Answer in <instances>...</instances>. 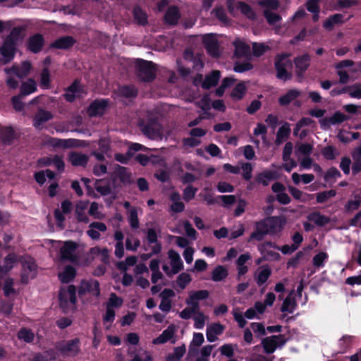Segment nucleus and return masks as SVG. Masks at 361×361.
<instances>
[{"label":"nucleus","mask_w":361,"mask_h":361,"mask_svg":"<svg viewBox=\"0 0 361 361\" xmlns=\"http://www.w3.org/2000/svg\"><path fill=\"white\" fill-rule=\"evenodd\" d=\"M286 224L285 216H271L255 223V229L250 236V240L262 241L266 235H275L281 232Z\"/></svg>","instance_id":"obj_1"},{"label":"nucleus","mask_w":361,"mask_h":361,"mask_svg":"<svg viewBox=\"0 0 361 361\" xmlns=\"http://www.w3.org/2000/svg\"><path fill=\"white\" fill-rule=\"evenodd\" d=\"M137 78L142 82H151L157 76L156 64L142 59H137L135 62Z\"/></svg>","instance_id":"obj_2"},{"label":"nucleus","mask_w":361,"mask_h":361,"mask_svg":"<svg viewBox=\"0 0 361 361\" xmlns=\"http://www.w3.org/2000/svg\"><path fill=\"white\" fill-rule=\"evenodd\" d=\"M138 126L142 133L149 139H157L161 136V126L155 118L140 119Z\"/></svg>","instance_id":"obj_3"},{"label":"nucleus","mask_w":361,"mask_h":361,"mask_svg":"<svg viewBox=\"0 0 361 361\" xmlns=\"http://www.w3.org/2000/svg\"><path fill=\"white\" fill-rule=\"evenodd\" d=\"M58 300L60 307L63 312L69 309V304L75 305L77 302L76 287L69 285L67 288H61L59 291Z\"/></svg>","instance_id":"obj_4"},{"label":"nucleus","mask_w":361,"mask_h":361,"mask_svg":"<svg viewBox=\"0 0 361 361\" xmlns=\"http://www.w3.org/2000/svg\"><path fill=\"white\" fill-rule=\"evenodd\" d=\"M80 340L79 338H75L68 341H63L58 343L57 350L65 357H75L81 351Z\"/></svg>","instance_id":"obj_5"},{"label":"nucleus","mask_w":361,"mask_h":361,"mask_svg":"<svg viewBox=\"0 0 361 361\" xmlns=\"http://www.w3.org/2000/svg\"><path fill=\"white\" fill-rule=\"evenodd\" d=\"M286 54H277L274 59V67L276 71V77L278 79L284 81L290 80L292 74L287 71L286 67L291 65V61L288 59Z\"/></svg>","instance_id":"obj_6"},{"label":"nucleus","mask_w":361,"mask_h":361,"mask_svg":"<svg viewBox=\"0 0 361 361\" xmlns=\"http://www.w3.org/2000/svg\"><path fill=\"white\" fill-rule=\"evenodd\" d=\"M286 338L283 334L273 335L264 338L261 345L266 354H272L278 347H282L286 343Z\"/></svg>","instance_id":"obj_7"},{"label":"nucleus","mask_w":361,"mask_h":361,"mask_svg":"<svg viewBox=\"0 0 361 361\" xmlns=\"http://www.w3.org/2000/svg\"><path fill=\"white\" fill-rule=\"evenodd\" d=\"M78 247L76 242L66 240L60 248V258L61 261H68L72 263H77L78 257L75 252Z\"/></svg>","instance_id":"obj_8"},{"label":"nucleus","mask_w":361,"mask_h":361,"mask_svg":"<svg viewBox=\"0 0 361 361\" xmlns=\"http://www.w3.org/2000/svg\"><path fill=\"white\" fill-rule=\"evenodd\" d=\"M109 104L108 99H96L90 104L87 113L90 117H101L105 114Z\"/></svg>","instance_id":"obj_9"},{"label":"nucleus","mask_w":361,"mask_h":361,"mask_svg":"<svg viewBox=\"0 0 361 361\" xmlns=\"http://www.w3.org/2000/svg\"><path fill=\"white\" fill-rule=\"evenodd\" d=\"M37 267V264L32 258L22 262L20 281L23 284H27L30 279L36 276Z\"/></svg>","instance_id":"obj_10"},{"label":"nucleus","mask_w":361,"mask_h":361,"mask_svg":"<svg viewBox=\"0 0 361 361\" xmlns=\"http://www.w3.org/2000/svg\"><path fill=\"white\" fill-rule=\"evenodd\" d=\"M85 92L83 86L80 84V80L75 79L71 85L65 89V93L63 94L64 99L70 103L80 98L82 94Z\"/></svg>","instance_id":"obj_11"},{"label":"nucleus","mask_w":361,"mask_h":361,"mask_svg":"<svg viewBox=\"0 0 361 361\" xmlns=\"http://www.w3.org/2000/svg\"><path fill=\"white\" fill-rule=\"evenodd\" d=\"M87 293H90L95 297H99L101 293L99 282L95 279L82 280L78 290V295L82 297Z\"/></svg>","instance_id":"obj_12"},{"label":"nucleus","mask_w":361,"mask_h":361,"mask_svg":"<svg viewBox=\"0 0 361 361\" xmlns=\"http://www.w3.org/2000/svg\"><path fill=\"white\" fill-rule=\"evenodd\" d=\"M311 56L309 54H304L294 59V64L296 68V75L298 77H303L305 73L310 65Z\"/></svg>","instance_id":"obj_13"},{"label":"nucleus","mask_w":361,"mask_h":361,"mask_svg":"<svg viewBox=\"0 0 361 361\" xmlns=\"http://www.w3.org/2000/svg\"><path fill=\"white\" fill-rule=\"evenodd\" d=\"M53 117L51 111L39 108L33 117L32 125L36 129L42 130L43 124L51 120Z\"/></svg>","instance_id":"obj_14"},{"label":"nucleus","mask_w":361,"mask_h":361,"mask_svg":"<svg viewBox=\"0 0 361 361\" xmlns=\"http://www.w3.org/2000/svg\"><path fill=\"white\" fill-rule=\"evenodd\" d=\"M44 38L40 33L31 35L27 42V49L33 54L39 53L44 47Z\"/></svg>","instance_id":"obj_15"},{"label":"nucleus","mask_w":361,"mask_h":361,"mask_svg":"<svg viewBox=\"0 0 361 361\" xmlns=\"http://www.w3.org/2000/svg\"><path fill=\"white\" fill-rule=\"evenodd\" d=\"M31 68V63L28 61H25L21 63L20 66L13 65L11 68L6 69L5 71L7 74H13L22 79L29 74Z\"/></svg>","instance_id":"obj_16"},{"label":"nucleus","mask_w":361,"mask_h":361,"mask_svg":"<svg viewBox=\"0 0 361 361\" xmlns=\"http://www.w3.org/2000/svg\"><path fill=\"white\" fill-rule=\"evenodd\" d=\"M205 49L209 55L216 58L220 56L219 45L217 39L211 35L205 36L204 39Z\"/></svg>","instance_id":"obj_17"},{"label":"nucleus","mask_w":361,"mask_h":361,"mask_svg":"<svg viewBox=\"0 0 361 361\" xmlns=\"http://www.w3.org/2000/svg\"><path fill=\"white\" fill-rule=\"evenodd\" d=\"M76 40L72 36H63L54 40L50 44L51 48L58 49H69L73 47Z\"/></svg>","instance_id":"obj_18"},{"label":"nucleus","mask_w":361,"mask_h":361,"mask_svg":"<svg viewBox=\"0 0 361 361\" xmlns=\"http://www.w3.org/2000/svg\"><path fill=\"white\" fill-rule=\"evenodd\" d=\"M233 45L235 47L234 55L236 58L240 59L250 56V47L245 42L239 39H236L233 42Z\"/></svg>","instance_id":"obj_19"},{"label":"nucleus","mask_w":361,"mask_h":361,"mask_svg":"<svg viewBox=\"0 0 361 361\" xmlns=\"http://www.w3.org/2000/svg\"><path fill=\"white\" fill-rule=\"evenodd\" d=\"M17 44L6 39H4L2 46L0 48L1 56L8 61L14 58Z\"/></svg>","instance_id":"obj_20"},{"label":"nucleus","mask_w":361,"mask_h":361,"mask_svg":"<svg viewBox=\"0 0 361 361\" xmlns=\"http://www.w3.org/2000/svg\"><path fill=\"white\" fill-rule=\"evenodd\" d=\"M180 18V13L177 6H171L168 8L164 14V22L169 25H177Z\"/></svg>","instance_id":"obj_21"},{"label":"nucleus","mask_w":361,"mask_h":361,"mask_svg":"<svg viewBox=\"0 0 361 361\" xmlns=\"http://www.w3.org/2000/svg\"><path fill=\"white\" fill-rule=\"evenodd\" d=\"M225 326L220 323L212 324L207 326L206 330V336L209 342H214L217 340V336L222 334Z\"/></svg>","instance_id":"obj_22"},{"label":"nucleus","mask_w":361,"mask_h":361,"mask_svg":"<svg viewBox=\"0 0 361 361\" xmlns=\"http://www.w3.org/2000/svg\"><path fill=\"white\" fill-rule=\"evenodd\" d=\"M267 247H273L278 250H281L283 255L291 254L297 250L296 247L292 245H284L281 247H279L276 245L274 243H272L271 241H266L259 246V250L261 252H264V250L267 249Z\"/></svg>","instance_id":"obj_23"},{"label":"nucleus","mask_w":361,"mask_h":361,"mask_svg":"<svg viewBox=\"0 0 361 361\" xmlns=\"http://www.w3.org/2000/svg\"><path fill=\"white\" fill-rule=\"evenodd\" d=\"M168 256L169 258L171 259L172 274H178L183 269V262L180 257V255L176 251L173 250H170L168 252Z\"/></svg>","instance_id":"obj_24"},{"label":"nucleus","mask_w":361,"mask_h":361,"mask_svg":"<svg viewBox=\"0 0 361 361\" xmlns=\"http://www.w3.org/2000/svg\"><path fill=\"white\" fill-rule=\"evenodd\" d=\"M68 161L73 166L85 167L89 161V157L80 152H71L68 155Z\"/></svg>","instance_id":"obj_25"},{"label":"nucleus","mask_w":361,"mask_h":361,"mask_svg":"<svg viewBox=\"0 0 361 361\" xmlns=\"http://www.w3.org/2000/svg\"><path fill=\"white\" fill-rule=\"evenodd\" d=\"M77 142L78 140L75 139L50 137L48 142L53 147L68 149L75 147Z\"/></svg>","instance_id":"obj_26"},{"label":"nucleus","mask_w":361,"mask_h":361,"mask_svg":"<svg viewBox=\"0 0 361 361\" xmlns=\"http://www.w3.org/2000/svg\"><path fill=\"white\" fill-rule=\"evenodd\" d=\"M116 178H118L124 185L131 183V173L128 171V169L124 166L117 165V168L112 175L114 180H115Z\"/></svg>","instance_id":"obj_27"},{"label":"nucleus","mask_w":361,"mask_h":361,"mask_svg":"<svg viewBox=\"0 0 361 361\" xmlns=\"http://www.w3.org/2000/svg\"><path fill=\"white\" fill-rule=\"evenodd\" d=\"M16 138V133L11 126L5 127L0 131V139L5 145H11Z\"/></svg>","instance_id":"obj_28"},{"label":"nucleus","mask_w":361,"mask_h":361,"mask_svg":"<svg viewBox=\"0 0 361 361\" xmlns=\"http://www.w3.org/2000/svg\"><path fill=\"white\" fill-rule=\"evenodd\" d=\"M221 78V72L215 70L211 72L210 74L207 75L204 80L202 83V87L204 90H209L212 87L216 86Z\"/></svg>","instance_id":"obj_29"},{"label":"nucleus","mask_w":361,"mask_h":361,"mask_svg":"<svg viewBox=\"0 0 361 361\" xmlns=\"http://www.w3.org/2000/svg\"><path fill=\"white\" fill-rule=\"evenodd\" d=\"M278 178L277 172L271 170H265L257 174L256 181L262 183L263 186H267L271 180Z\"/></svg>","instance_id":"obj_30"},{"label":"nucleus","mask_w":361,"mask_h":361,"mask_svg":"<svg viewBox=\"0 0 361 361\" xmlns=\"http://www.w3.org/2000/svg\"><path fill=\"white\" fill-rule=\"evenodd\" d=\"M174 334L175 328L173 325H170L159 336L154 338L152 343L154 345L166 343L174 336Z\"/></svg>","instance_id":"obj_31"},{"label":"nucleus","mask_w":361,"mask_h":361,"mask_svg":"<svg viewBox=\"0 0 361 361\" xmlns=\"http://www.w3.org/2000/svg\"><path fill=\"white\" fill-rule=\"evenodd\" d=\"M301 94L300 91L296 89L289 90L285 94L279 98V103L281 106H285L290 104L293 101L299 97Z\"/></svg>","instance_id":"obj_32"},{"label":"nucleus","mask_w":361,"mask_h":361,"mask_svg":"<svg viewBox=\"0 0 361 361\" xmlns=\"http://www.w3.org/2000/svg\"><path fill=\"white\" fill-rule=\"evenodd\" d=\"M308 221L314 222L317 226L322 227L330 222V218L319 212H312L307 216Z\"/></svg>","instance_id":"obj_33"},{"label":"nucleus","mask_w":361,"mask_h":361,"mask_svg":"<svg viewBox=\"0 0 361 361\" xmlns=\"http://www.w3.org/2000/svg\"><path fill=\"white\" fill-rule=\"evenodd\" d=\"M343 15L336 13L330 16L323 23V27L327 30H332L335 25L344 23Z\"/></svg>","instance_id":"obj_34"},{"label":"nucleus","mask_w":361,"mask_h":361,"mask_svg":"<svg viewBox=\"0 0 361 361\" xmlns=\"http://www.w3.org/2000/svg\"><path fill=\"white\" fill-rule=\"evenodd\" d=\"M76 276V269L72 265H67L62 273L59 274V280L63 283L72 281Z\"/></svg>","instance_id":"obj_35"},{"label":"nucleus","mask_w":361,"mask_h":361,"mask_svg":"<svg viewBox=\"0 0 361 361\" xmlns=\"http://www.w3.org/2000/svg\"><path fill=\"white\" fill-rule=\"evenodd\" d=\"M288 190L294 199L300 201L301 202H306L312 200L314 197L313 194L303 192L293 186H289Z\"/></svg>","instance_id":"obj_36"},{"label":"nucleus","mask_w":361,"mask_h":361,"mask_svg":"<svg viewBox=\"0 0 361 361\" xmlns=\"http://www.w3.org/2000/svg\"><path fill=\"white\" fill-rule=\"evenodd\" d=\"M290 131L291 130L289 123H285V124L281 126L276 133V137L275 140L276 145L279 146L281 145L283 140L289 137Z\"/></svg>","instance_id":"obj_37"},{"label":"nucleus","mask_w":361,"mask_h":361,"mask_svg":"<svg viewBox=\"0 0 361 361\" xmlns=\"http://www.w3.org/2000/svg\"><path fill=\"white\" fill-rule=\"evenodd\" d=\"M228 275L227 268L223 265H217L212 271V280L215 282L222 281Z\"/></svg>","instance_id":"obj_38"},{"label":"nucleus","mask_w":361,"mask_h":361,"mask_svg":"<svg viewBox=\"0 0 361 361\" xmlns=\"http://www.w3.org/2000/svg\"><path fill=\"white\" fill-rule=\"evenodd\" d=\"M95 190L103 196L112 193L110 183L105 180H97L94 183Z\"/></svg>","instance_id":"obj_39"},{"label":"nucleus","mask_w":361,"mask_h":361,"mask_svg":"<svg viewBox=\"0 0 361 361\" xmlns=\"http://www.w3.org/2000/svg\"><path fill=\"white\" fill-rule=\"evenodd\" d=\"M247 87L243 82L238 83L232 90L231 97L236 101L241 100L245 96Z\"/></svg>","instance_id":"obj_40"},{"label":"nucleus","mask_w":361,"mask_h":361,"mask_svg":"<svg viewBox=\"0 0 361 361\" xmlns=\"http://www.w3.org/2000/svg\"><path fill=\"white\" fill-rule=\"evenodd\" d=\"M133 18L135 21L140 25L145 26L148 23L147 13L138 6L133 9Z\"/></svg>","instance_id":"obj_41"},{"label":"nucleus","mask_w":361,"mask_h":361,"mask_svg":"<svg viewBox=\"0 0 361 361\" xmlns=\"http://www.w3.org/2000/svg\"><path fill=\"white\" fill-rule=\"evenodd\" d=\"M37 90L35 81L30 78L27 82H23L20 87V94L26 96L35 92Z\"/></svg>","instance_id":"obj_42"},{"label":"nucleus","mask_w":361,"mask_h":361,"mask_svg":"<svg viewBox=\"0 0 361 361\" xmlns=\"http://www.w3.org/2000/svg\"><path fill=\"white\" fill-rule=\"evenodd\" d=\"M86 207L87 204L83 202H80L78 204H77L75 208V215L78 221L85 224L88 223L89 218L85 212Z\"/></svg>","instance_id":"obj_43"},{"label":"nucleus","mask_w":361,"mask_h":361,"mask_svg":"<svg viewBox=\"0 0 361 361\" xmlns=\"http://www.w3.org/2000/svg\"><path fill=\"white\" fill-rule=\"evenodd\" d=\"M237 8L243 14L246 16L249 19L253 20L255 18V13L254 12L252 8L248 4L244 1H238Z\"/></svg>","instance_id":"obj_44"},{"label":"nucleus","mask_w":361,"mask_h":361,"mask_svg":"<svg viewBox=\"0 0 361 361\" xmlns=\"http://www.w3.org/2000/svg\"><path fill=\"white\" fill-rule=\"evenodd\" d=\"M361 206V196L357 195L355 196V200H349L344 206L345 212H353L360 208Z\"/></svg>","instance_id":"obj_45"},{"label":"nucleus","mask_w":361,"mask_h":361,"mask_svg":"<svg viewBox=\"0 0 361 361\" xmlns=\"http://www.w3.org/2000/svg\"><path fill=\"white\" fill-rule=\"evenodd\" d=\"M23 31L24 28L21 26L14 27L5 39L17 44L18 42L22 39L21 35Z\"/></svg>","instance_id":"obj_46"},{"label":"nucleus","mask_w":361,"mask_h":361,"mask_svg":"<svg viewBox=\"0 0 361 361\" xmlns=\"http://www.w3.org/2000/svg\"><path fill=\"white\" fill-rule=\"evenodd\" d=\"M50 72L48 68L45 67L40 73V87L43 89L51 87Z\"/></svg>","instance_id":"obj_47"},{"label":"nucleus","mask_w":361,"mask_h":361,"mask_svg":"<svg viewBox=\"0 0 361 361\" xmlns=\"http://www.w3.org/2000/svg\"><path fill=\"white\" fill-rule=\"evenodd\" d=\"M296 306V302L294 298L287 296L283 300L281 307L282 312L293 313Z\"/></svg>","instance_id":"obj_48"},{"label":"nucleus","mask_w":361,"mask_h":361,"mask_svg":"<svg viewBox=\"0 0 361 361\" xmlns=\"http://www.w3.org/2000/svg\"><path fill=\"white\" fill-rule=\"evenodd\" d=\"M18 338L26 343H32L35 338V334L31 329L22 328L18 333Z\"/></svg>","instance_id":"obj_49"},{"label":"nucleus","mask_w":361,"mask_h":361,"mask_svg":"<svg viewBox=\"0 0 361 361\" xmlns=\"http://www.w3.org/2000/svg\"><path fill=\"white\" fill-rule=\"evenodd\" d=\"M329 258V255L325 252H320L316 254L312 258V264L317 268L324 267L325 262Z\"/></svg>","instance_id":"obj_50"},{"label":"nucleus","mask_w":361,"mask_h":361,"mask_svg":"<svg viewBox=\"0 0 361 361\" xmlns=\"http://www.w3.org/2000/svg\"><path fill=\"white\" fill-rule=\"evenodd\" d=\"M252 46L253 56L255 57L262 56L269 49V47L268 45H265L264 43L253 42Z\"/></svg>","instance_id":"obj_51"},{"label":"nucleus","mask_w":361,"mask_h":361,"mask_svg":"<svg viewBox=\"0 0 361 361\" xmlns=\"http://www.w3.org/2000/svg\"><path fill=\"white\" fill-rule=\"evenodd\" d=\"M271 271L267 267L263 268L256 277V282L259 286L263 285L271 276Z\"/></svg>","instance_id":"obj_52"},{"label":"nucleus","mask_w":361,"mask_h":361,"mask_svg":"<svg viewBox=\"0 0 361 361\" xmlns=\"http://www.w3.org/2000/svg\"><path fill=\"white\" fill-rule=\"evenodd\" d=\"M336 195V192L335 190H326L323 192H318L316 195V200L317 203H324L329 198L335 197Z\"/></svg>","instance_id":"obj_53"},{"label":"nucleus","mask_w":361,"mask_h":361,"mask_svg":"<svg viewBox=\"0 0 361 361\" xmlns=\"http://www.w3.org/2000/svg\"><path fill=\"white\" fill-rule=\"evenodd\" d=\"M263 15L269 25L279 23L281 20L280 15L269 9L264 10Z\"/></svg>","instance_id":"obj_54"},{"label":"nucleus","mask_w":361,"mask_h":361,"mask_svg":"<svg viewBox=\"0 0 361 361\" xmlns=\"http://www.w3.org/2000/svg\"><path fill=\"white\" fill-rule=\"evenodd\" d=\"M121 95L126 98H135L137 95V90L133 86H123L120 89Z\"/></svg>","instance_id":"obj_55"},{"label":"nucleus","mask_w":361,"mask_h":361,"mask_svg":"<svg viewBox=\"0 0 361 361\" xmlns=\"http://www.w3.org/2000/svg\"><path fill=\"white\" fill-rule=\"evenodd\" d=\"M350 117L345 114L336 111L332 116H331V120L332 121V125H338L343 123L344 121H348Z\"/></svg>","instance_id":"obj_56"},{"label":"nucleus","mask_w":361,"mask_h":361,"mask_svg":"<svg viewBox=\"0 0 361 361\" xmlns=\"http://www.w3.org/2000/svg\"><path fill=\"white\" fill-rule=\"evenodd\" d=\"M197 190H198L197 188H195L191 185H188L183 190V200L185 202H190L191 200H192L195 197V194L197 192Z\"/></svg>","instance_id":"obj_57"},{"label":"nucleus","mask_w":361,"mask_h":361,"mask_svg":"<svg viewBox=\"0 0 361 361\" xmlns=\"http://www.w3.org/2000/svg\"><path fill=\"white\" fill-rule=\"evenodd\" d=\"M16 261L15 254L10 253L7 255L4 258V265L2 266L4 268V272H8L13 267V264Z\"/></svg>","instance_id":"obj_58"},{"label":"nucleus","mask_w":361,"mask_h":361,"mask_svg":"<svg viewBox=\"0 0 361 361\" xmlns=\"http://www.w3.org/2000/svg\"><path fill=\"white\" fill-rule=\"evenodd\" d=\"M253 68V65L248 61L236 62L234 64L233 70L236 73H243Z\"/></svg>","instance_id":"obj_59"},{"label":"nucleus","mask_w":361,"mask_h":361,"mask_svg":"<svg viewBox=\"0 0 361 361\" xmlns=\"http://www.w3.org/2000/svg\"><path fill=\"white\" fill-rule=\"evenodd\" d=\"M192 279L189 274L183 272L177 278V284L181 289L185 288L187 285L191 281Z\"/></svg>","instance_id":"obj_60"},{"label":"nucleus","mask_w":361,"mask_h":361,"mask_svg":"<svg viewBox=\"0 0 361 361\" xmlns=\"http://www.w3.org/2000/svg\"><path fill=\"white\" fill-rule=\"evenodd\" d=\"M123 301L121 298L117 296L116 293H111L106 307L118 308L123 305Z\"/></svg>","instance_id":"obj_61"},{"label":"nucleus","mask_w":361,"mask_h":361,"mask_svg":"<svg viewBox=\"0 0 361 361\" xmlns=\"http://www.w3.org/2000/svg\"><path fill=\"white\" fill-rule=\"evenodd\" d=\"M348 94L350 97L361 99V83H355L353 85L348 86Z\"/></svg>","instance_id":"obj_62"},{"label":"nucleus","mask_w":361,"mask_h":361,"mask_svg":"<svg viewBox=\"0 0 361 361\" xmlns=\"http://www.w3.org/2000/svg\"><path fill=\"white\" fill-rule=\"evenodd\" d=\"M13 280L11 278H7L5 280L4 285L3 287L4 295L8 297L11 294L16 293L15 288L13 287Z\"/></svg>","instance_id":"obj_63"},{"label":"nucleus","mask_w":361,"mask_h":361,"mask_svg":"<svg viewBox=\"0 0 361 361\" xmlns=\"http://www.w3.org/2000/svg\"><path fill=\"white\" fill-rule=\"evenodd\" d=\"M341 172L336 167L331 166L326 172L324 178L325 181H329L332 178H341Z\"/></svg>","instance_id":"obj_64"}]
</instances>
